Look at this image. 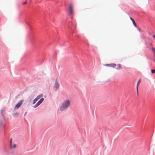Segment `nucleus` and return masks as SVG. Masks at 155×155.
Masks as SVG:
<instances>
[{
  "mask_svg": "<svg viewBox=\"0 0 155 155\" xmlns=\"http://www.w3.org/2000/svg\"><path fill=\"white\" fill-rule=\"evenodd\" d=\"M68 36L71 40H72V39H74L73 37H71L70 35H69Z\"/></svg>",
  "mask_w": 155,
  "mask_h": 155,
  "instance_id": "412c9836",
  "label": "nucleus"
},
{
  "mask_svg": "<svg viewBox=\"0 0 155 155\" xmlns=\"http://www.w3.org/2000/svg\"><path fill=\"white\" fill-rule=\"evenodd\" d=\"M44 100V99L43 98H41L33 107L34 108H35L38 106L43 102Z\"/></svg>",
  "mask_w": 155,
  "mask_h": 155,
  "instance_id": "20e7f679",
  "label": "nucleus"
},
{
  "mask_svg": "<svg viewBox=\"0 0 155 155\" xmlns=\"http://www.w3.org/2000/svg\"><path fill=\"white\" fill-rule=\"evenodd\" d=\"M12 139L11 138L10 139V146L11 147V146L12 145Z\"/></svg>",
  "mask_w": 155,
  "mask_h": 155,
  "instance_id": "2eb2a0df",
  "label": "nucleus"
},
{
  "mask_svg": "<svg viewBox=\"0 0 155 155\" xmlns=\"http://www.w3.org/2000/svg\"><path fill=\"white\" fill-rule=\"evenodd\" d=\"M76 38L77 39H79L80 38V36L78 35H76Z\"/></svg>",
  "mask_w": 155,
  "mask_h": 155,
  "instance_id": "4be33fe9",
  "label": "nucleus"
},
{
  "mask_svg": "<svg viewBox=\"0 0 155 155\" xmlns=\"http://www.w3.org/2000/svg\"><path fill=\"white\" fill-rule=\"evenodd\" d=\"M26 113H25V114H24V115H25V114H26Z\"/></svg>",
  "mask_w": 155,
  "mask_h": 155,
  "instance_id": "cd10ccee",
  "label": "nucleus"
},
{
  "mask_svg": "<svg viewBox=\"0 0 155 155\" xmlns=\"http://www.w3.org/2000/svg\"><path fill=\"white\" fill-rule=\"evenodd\" d=\"M151 50L153 53L155 54V48L153 47L152 48Z\"/></svg>",
  "mask_w": 155,
  "mask_h": 155,
  "instance_id": "4468645a",
  "label": "nucleus"
},
{
  "mask_svg": "<svg viewBox=\"0 0 155 155\" xmlns=\"http://www.w3.org/2000/svg\"><path fill=\"white\" fill-rule=\"evenodd\" d=\"M3 124V123H2V121L1 120L0 121V126H1Z\"/></svg>",
  "mask_w": 155,
  "mask_h": 155,
  "instance_id": "6ab92c4d",
  "label": "nucleus"
},
{
  "mask_svg": "<svg viewBox=\"0 0 155 155\" xmlns=\"http://www.w3.org/2000/svg\"><path fill=\"white\" fill-rule=\"evenodd\" d=\"M25 22L27 25L30 31V39L32 44L35 43L37 44V43L35 42V37L33 35V27L31 24V18L28 17L25 20Z\"/></svg>",
  "mask_w": 155,
  "mask_h": 155,
  "instance_id": "f257e3e1",
  "label": "nucleus"
},
{
  "mask_svg": "<svg viewBox=\"0 0 155 155\" xmlns=\"http://www.w3.org/2000/svg\"><path fill=\"white\" fill-rule=\"evenodd\" d=\"M140 81H141V79H139L137 81V84L139 85V84L140 83Z\"/></svg>",
  "mask_w": 155,
  "mask_h": 155,
  "instance_id": "f3484780",
  "label": "nucleus"
},
{
  "mask_svg": "<svg viewBox=\"0 0 155 155\" xmlns=\"http://www.w3.org/2000/svg\"><path fill=\"white\" fill-rule=\"evenodd\" d=\"M73 13V7L71 5H70L69 6V14L70 15H71Z\"/></svg>",
  "mask_w": 155,
  "mask_h": 155,
  "instance_id": "6e6552de",
  "label": "nucleus"
},
{
  "mask_svg": "<svg viewBox=\"0 0 155 155\" xmlns=\"http://www.w3.org/2000/svg\"><path fill=\"white\" fill-rule=\"evenodd\" d=\"M130 20L132 22L133 24V25H134V27H135L137 28V25L134 21V19L132 18L130 16Z\"/></svg>",
  "mask_w": 155,
  "mask_h": 155,
  "instance_id": "9b49d317",
  "label": "nucleus"
},
{
  "mask_svg": "<svg viewBox=\"0 0 155 155\" xmlns=\"http://www.w3.org/2000/svg\"><path fill=\"white\" fill-rule=\"evenodd\" d=\"M66 26L69 30L70 33L71 34L74 32V30L76 28L75 25L72 22H69L66 23Z\"/></svg>",
  "mask_w": 155,
  "mask_h": 155,
  "instance_id": "7ed1b4c3",
  "label": "nucleus"
},
{
  "mask_svg": "<svg viewBox=\"0 0 155 155\" xmlns=\"http://www.w3.org/2000/svg\"><path fill=\"white\" fill-rule=\"evenodd\" d=\"M5 111V109L4 108L2 109L1 110L0 113L2 115V117L4 118V114Z\"/></svg>",
  "mask_w": 155,
  "mask_h": 155,
  "instance_id": "9d476101",
  "label": "nucleus"
},
{
  "mask_svg": "<svg viewBox=\"0 0 155 155\" xmlns=\"http://www.w3.org/2000/svg\"><path fill=\"white\" fill-rule=\"evenodd\" d=\"M139 85L137 84V87H136L137 92V94H138V87Z\"/></svg>",
  "mask_w": 155,
  "mask_h": 155,
  "instance_id": "a211bd4d",
  "label": "nucleus"
},
{
  "mask_svg": "<svg viewBox=\"0 0 155 155\" xmlns=\"http://www.w3.org/2000/svg\"><path fill=\"white\" fill-rule=\"evenodd\" d=\"M16 144H14L12 147L13 148H14L16 147Z\"/></svg>",
  "mask_w": 155,
  "mask_h": 155,
  "instance_id": "aec40b11",
  "label": "nucleus"
},
{
  "mask_svg": "<svg viewBox=\"0 0 155 155\" xmlns=\"http://www.w3.org/2000/svg\"><path fill=\"white\" fill-rule=\"evenodd\" d=\"M154 61H155V57L154 58Z\"/></svg>",
  "mask_w": 155,
  "mask_h": 155,
  "instance_id": "bb28decb",
  "label": "nucleus"
},
{
  "mask_svg": "<svg viewBox=\"0 0 155 155\" xmlns=\"http://www.w3.org/2000/svg\"><path fill=\"white\" fill-rule=\"evenodd\" d=\"M27 3V2L25 1L23 3V5H25Z\"/></svg>",
  "mask_w": 155,
  "mask_h": 155,
  "instance_id": "5701e85b",
  "label": "nucleus"
},
{
  "mask_svg": "<svg viewBox=\"0 0 155 155\" xmlns=\"http://www.w3.org/2000/svg\"><path fill=\"white\" fill-rule=\"evenodd\" d=\"M70 104V102L69 100H67L64 101L60 107V110L63 111L65 110L69 107Z\"/></svg>",
  "mask_w": 155,
  "mask_h": 155,
  "instance_id": "f03ea898",
  "label": "nucleus"
},
{
  "mask_svg": "<svg viewBox=\"0 0 155 155\" xmlns=\"http://www.w3.org/2000/svg\"><path fill=\"white\" fill-rule=\"evenodd\" d=\"M117 68H116V69H121L122 68L121 67V65L120 64H118L117 65Z\"/></svg>",
  "mask_w": 155,
  "mask_h": 155,
  "instance_id": "ddd939ff",
  "label": "nucleus"
},
{
  "mask_svg": "<svg viewBox=\"0 0 155 155\" xmlns=\"http://www.w3.org/2000/svg\"><path fill=\"white\" fill-rule=\"evenodd\" d=\"M71 19H72L73 18L72 17H71Z\"/></svg>",
  "mask_w": 155,
  "mask_h": 155,
  "instance_id": "c85d7f7f",
  "label": "nucleus"
},
{
  "mask_svg": "<svg viewBox=\"0 0 155 155\" xmlns=\"http://www.w3.org/2000/svg\"><path fill=\"white\" fill-rule=\"evenodd\" d=\"M106 66L107 67H110L114 68L116 66V64L114 63H111L108 64H106Z\"/></svg>",
  "mask_w": 155,
  "mask_h": 155,
  "instance_id": "1a4fd4ad",
  "label": "nucleus"
},
{
  "mask_svg": "<svg viewBox=\"0 0 155 155\" xmlns=\"http://www.w3.org/2000/svg\"><path fill=\"white\" fill-rule=\"evenodd\" d=\"M151 72L152 74H155V69H151Z\"/></svg>",
  "mask_w": 155,
  "mask_h": 155,
  "instance_id": "dca6fc26",
  "label": "nucleus"
},
{
  "mask_svg": "<svg viewBox=\"0 0 155 155\" xmlns=\"http://www.w3.org/2000/svg\"><path fill=\"white\" fill-rule=\"evenodd\" d=\"M142 38L143 39H145V37L144 36H143V35H142Z\"/></svg>",
  "mask_w": 155,
  "mask_h": 155,
  "instance_id": "b1692460",
  "label": "nucleus"
},
{
  "mask_svg": "<svg viewBox=\"0 0 155 155\" xmlns=\"http://www.w3.org/2000/svg\"><path fill=\"white\" fill-rule=\"evenodd\" d=\"M23 100H21L18 102L15 106V108L16 109L18 108L21 106L22 104Z\"/></svg>",
  "mask_w": 155,
  "mask_h": 155,
  "instance_id": "0eeeda50",
  "label": "nucleus"
},
{
  "mask_svg": "<svg viewBox=\"0 0 155 155\" xmlns=\"http://www.w3.org/2000/svg\"><path fill=\"white\" fill-rule=\"evenodd\" d=\"M44 97H46L45 96H44Z\"/></svg>",
  "mask_w": 155,
  "mask_h": 155,
  "instance_id": "c756f323",
  "label": "nucleus"
},
{
  "mask_svg": "<svg viewBox=\"0 0 155 155\" xmlns=\"http://www.w3.org/2000/svg\"><path fill=\"white\" fill-rule=\"evenodd\" d=\"M153 38H154V39H155V35H153Z\"/></svg>",
  "mask_w": 155,
  "mask_h": 155,
  "instance_id": "393cba45",
  "label": "nucleus"
},
{
  "mask_svg": "<svg viewBox=\"0 0 155 155\" xmlns=\"http://www.w3.org/2000/svg\"><path fill=\"white\" fill-rule=\"evenodd\" d=\"M59 87V84L58 82L56 80L55 82V84L54 86V90L55 91H57Z\"/></svg>",
  "mask_w": 155,
  "mask_h": 155,
  "instance_id": "39448f33",
  "label": "nucleus"
},
{
  "mask_svg": "<svg viewBox=\"0 0 155 155\" xmlns=\"http://www.w3.org/2000/svg\"><path fill=\"white\" fill-rule=\"evenodd\" d=\"M19 114V113H18V112L14 113L12 114L13 116L14 117H17Z\"/></svg>",
  "mask_w": 155,
  "mask_h": 155,
  "instance_id": "f8f14e48",
  "label": "nucleus"
},
{
  "mask_svg": "<svg viewBox=\"0 0 155 155\" xmlns=\"http://www.w3.org/2000/svg\"><path fill=\"white\" fill-rule=\"evenodd\" d=\"M43 96V95L42 94H41L38 95L37 97L34 100L32 104H35L38 100L41 98Z\"/></svg>",
  "mask_w": 155,
  "mask_h": 155,
  "instance_id": "423d86ee",
  "label": "nucleus"
},
{
  "mask_svg": "<svg viewBox=\"0 0 155 155\" xmlns=\"http://www.w3.org/2000/svg\"><path fill=\"white\" fill-rule=\"evenodd\" d=\"M4 134L5 135V130H4Z\"/></svg>",
  "mask_w": 155,
  "mask_h": 155,
  "instance_id": "a878e982",
  "label": "nucleus"
}]
</instances>
